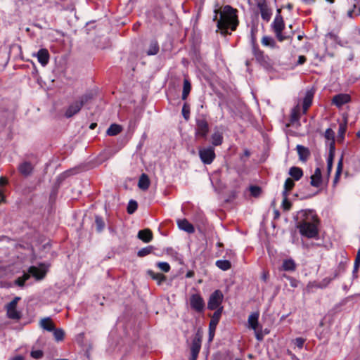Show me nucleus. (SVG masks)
Masks as SVG:
<instances>
[{
	"label": "nucleus",
	"mask_w": 360,
	"mask_h": 360,
	"mask_svg": "<svg viewBox=\"0 0 360 360\" xmlns=\"http://www.w3.org/2000/svg\"><path fill=\"white\" fill-rule=\"evenodd\" d=\"M295 345L299 348L302 349L305 342V339L302 338H297L294 340Z\"/></svg>",
	"instance_id": "obj_55"
},
{
	"label": "nucleus",
	"mask_w": 360,
	"mask_h": 360,
	"mask_svg": "<svg viewBox=\"0 0 360 360\" xmlns=\"http://www.w3.org/2000/svg\"><path fill=\"white\" fill-rule=\"evenodd\" d=\"M253 54L255 56L256 59L258 61L264 60V54L262 51H261L257 45H253L252 47Z\"/></svg>",
	"instance_id": "obj_40"
},
{
	"label": "nucleus",
	"mask_w": 360,
	"mask_h": 360,
	"mask_svg": "<svg viewBox=\"0 0 360 360\" xmlns=\"http://www.w3.org/2000/svg\"><path fill=\"white\" fill-rule=\"evenodd\" d=\"M345 269V264L343 262H340L337 268L338 271H340V272L342 274L344 272Z\"/></svg>",
	"instance_id": "obj_59"
},
{
	"label": "nucleus",
	"mask_w": 360,
	"mask_h": 360,
	"mask_svg": "<svg viewBox=\"0 0 360 360\" xmlns=\"http://www.w3.org/2000/svg\"><path fill=\"white\" fill-rule=\"evenodd\" d=\"M297 228L301 236L307 238L319 237V225L320 221L312 210H301L298 212Z\"/></svg>",
	"instance_id": "obj_1"
},
{
	"label": "nucleus",
	"mask_w": 360,
	"mask_h": 360,
	"mask_svg": "<svg viewBox=\"0 0 360 360\" xmlns=\"http://www.w3.org/2000/svg\"><path fill=\"white\" fill-rule=\"evenodd\" d=\"M191 82L188 79H184V85H183V91H182V96L181 98L182 100H186L191 91Z\"/></svg>",
	"instance_id": "obj_29"
},
{
	"label": "nucleus",
	"mask_w": 360,
	"mask_h": 360,
	"mask_svg": "<svg viewBox=\"0 0 360 360\" xmlns=\"http://www.w3.org/2000/svg\"><path fill=\"white\" fill-rule=\"evenodd\" d=\"M195 136L206 138L209 133V124L205 117V115H201L195 120Z\"/></svg>",
	"instance_id": "obj_4"
},
{
	"label": "nucleus",
	"mask_w": 360,
	"mask_h": 360,
	"mask_svg": "<svg viewBox=\"0 0 360 360\" xmlns=\"http://www.w3.org/2000/svg\"><path fill=\"white\" fill-rule=\"evenodd\" d=\"M153 250H154V247L151 246V245L141 248V250H139L138 251L137 255L140 257H145V256L152 253Z\"/></svg>",
	"instance_id": "obj_43"
},
{
	"label": "nucleus",
	"mask_w": 360,
	"mask_h": 360,
	"mask_svg": "<svg viewBox=\"0 0 360 360\" xmlns=\"http://www.w3.org/2000/svg\"><path fill=\"white\" fill-rule=\"evenodd\" d=\"M296 269V264L292 259H285L283 262L282 269L286 271H294Z\"/></svg>",
	"instance_id": "obj_27"
},
{
	"label": "nucleus",
	"mask_w": 360,
	"mask_h": 360,
	"mask_svg": "<svg viewBox=\"0 0 360 360\" xmlns=\"http://www.w3.org/2000/svg\"><path fill=\"white\" fill-rule=\"evenodd\" d=\"M215 265L222 271H227L231 268V263L229 260H217Z\"/></svg>",
	"instance_id": "obj_34"
},
{
	"label": "nucleus",
	"mask_w": 360,
	"mask_h": 360,
	"mask_svg": "<svg viewBox=\"0 0 360 360\" xmlns=\"http://www.w3.org/2000/svg\"><path fill=\"white\" fill-rule=\"evenodd\" d=\"M262 44L264 46H269L272 49L277 47L276 41L271 37L264 36L262 39Z\"/></svg>",
	"instance_id": "obj_31"
},
{
	"label": "nucleus",
	"mask_w": 360,
	"mask_h": 360,
	"mask_svg": "<svg viewBox=\"0 0 360 360\" xmlns=\"http://www.w3.org/2000/svg\"><path fill=\"white\" fill-rule=\"evenodd\" d=\"M95 94L92 91L86 92L78 98L79 102L83 106L85 104L90 103L94 98Z\"/></svg>",
	"instance_id": "obj_25"
},
{
	"label": "nucleus",
	"mask_w": 360,
	"mask_h": 360,
	"mask_svg": "<svg viewBox=\"0 0 360 360\" xmlns=\"http://www.w3.org/2000/svg\"><path fill=\"white\" fill-rule=\"evenodd\" d=\"M83 106L79 102L78 100H76L72 102L68 107L67 108L65 112V117L67 118H70L77 114L82 109Z\"/></svg>",
	"instance_id": "obj_11"
},
{
	"label": "nucleus",
	"mask_w": 360,
	"mask_h": 360,
	"mask_svg": "<svg viewBox=\"0 0 360 360\" xmlns=\"http://www.w3.org/2000/svg\"><path fill=\"white\" fill-rule=\"evenodd\" d=\"M342 167H343V155H341L336 169V172L334 178V184H336L338 181L339 180L340 176L342 171Z\"/></svg>",
	"instance_id": "obj_36"
},
{
	"label": "nucleus",
	"mask_w": 360,
	"mask_h": 360,
	"mask_svg": "<svg viewBox=\"0 0 360 360\" xmlns=\"http://www.w3.org/2000/svg\"><path fill=\"white\" fill-rule=\"evenodd\" d=\"M310 179V185L311 186L318 188L321 186L323 180L321 170L319 167L315 169L314 173L311 176Z\"/></svg>",
	"instance_id": "obj_17"
},
{
	"label": "nucleus",
	"mask_w": 360,
	"mask_h": 360,
	"mask_svg": "<svg viewBox=\"0 0 360 360\" xmlns=\"http://www.w3.org/2000/svg\"><path fill=\"white\" fill-rule=\"evenodd\" d=\"M33 56H37L39 63L42 66H46L49 61V53L48 50L46 49H39L38 52L36 54H34Z\"/></svg>",
	"instance_id": "obj_16"
},
{
	"label": "nucleus",
	"mask_w": 360,
	"mask_h": 360,
	"mask_svg": "<svg viewBox=\"0 0 360 360\" xmlns=\"http://www.w3.org/2000/svg\"><path fill=\"white\" fill-rule=\"evenodd\" d=\"M137 202L134 200H130L127 205V212L131 214L137 210Z\"/></svg>",
	"instance_id": "obj_45"
},
{
	"label": "nucleus",
	"mask_w": 360,
	"mask_h": 360,
	"mask_svg": "<svg viewBox=\"0 0 360 360\" xmlns=\"http://www.w3.org/2000/svg\"><path fill=\"white\" fill-rule=\"evenodd\" d=\"M157 266L160 269L166 273L169 272L170 270L169 264L165 262H160L157 264Z\"/></svg>",
	"instance_id": "obj_50"
},
{
	"label": "nucleus",
	"mask_w": 360,
	"mask_h": 360,
	"mask_svg": "<svg viewBox=\"0 0 360 360\" xmlns=\"http://www.w3.org/2000/svg\"><path fill=\"white\" fill-rule=\"evenodd\" d=\"M189 304L191 308L197 313H202L205 309V301L199 293L192 294L190 296Z\"/></svg>",
	"instance_id": "obj_7"
},
{
	"label": "nucleus",
	"mask_w": 360,
	"mask_h": 360,
	"mask_svg": "<svg viewBox=\"0 0 360 360\" xmlns=\"http://www.w3.org/2000/svg\"><path fill=\"white\" fill-rule=\"evenodd\" d=\"M9 360H24V357L21 355H17L14 357L11 358Z\"/></svg>",
	"instance_id": "obj_63"
},
{
	"label": "nucleus",
	"mask_w": 360,
	"mask_h": 360,
	"mask_svg": "<svg viewBox=\"0 0 360 360\" xmlns=\"http://www.w3.org/2000/svg\"><path fill=\"white\" fill-rule=\"evenodd\" d=\"M18 169L23 176L27 177L32 174L34 167L31 162L24 161L19 165Z\"/></svg>",
	"instance_id": "obj_14"
},
{
	"label": "nucleus",
	"mask_w": 360,
	"mask_h": 360,
	"mask_svg": "<svg viewBox=\"0 0 360 360\" xmlns=\"http://www.w3.org/2000/svg\"><path fill=\"white\" fill-rule=\"evenodd\" d=\"M250 194L254 197H258L262 193V188L257 186H251L250 187Z\"/></svg>",
	"instance_id": "obj_47"
},
{
	"label": "nucleus",
	"mask_w": 360,
	"mask_h": 360,
	"mask_svg": "<svg viewBox=\"0 0 360 360\" xmlns=\"http://www.w3.org/2000/svg\"><path fill=\"white\" fill-rule=\"evenodd\" d=\"M148 274L151 276V278L158 281V285H160L162 282L166 280V276L162 274L155 273L152 270L148 271Z\"/></svg>",
	"instance_id": "obj_33"
},
{
	"label": "nucleus",
	"mask_w": 360,
	"mask_h": 360,
	"mask_svg": "<svg viewBox=\"0 0 360 360\" xmlns=\"http://www.w3.org/2000/svg\"><path fill=\"white\" fill-rule=\"evenodd\" d=\"M201 347V338L195 336L191 346V360H196Z\"/></svg>",
	"instance_id": "obj_12"
},
{
	"label": "nucleus",
	"mask_w": 360,
	"mask_h": 360,
	"mask_svg": "<svg viewBox=\"0 0 360 360\" xmlns=\"http://www.w3.org/2000/svg\"><path fill=\"white\" fill-rule=\"evenodd\" d=\"M40 326L47 330L52 331L54 330V325L49 317L44 318L40 321Z\"/></svg>",
	"instance_id": "obj_26"
},
{
	"label": "nucleus",
	"mask_w": 360,
	"mask_h": 360,
	"mask_svg": "<svg viewBox=\"0 0 360 360\" xmlns=\"http://www.w3.org/2000/svg\"><path fill=\"white\" fill-rule=\"evenodd\" d=\"M257 6L259 9L261 17L265 21H269L271 17V10L269 8L266 0H258Z\"/></svg>",
	"instance_id": "obj_10"
},
{
	"label": "nucleus",
	"mask_w": 360,
	"mask_h": 360,
	"mask_svg": "<svg viewBox=\"0 0 360 360\" xmlns=\"http://www.w3.org/2000/svg\"><path fill=\"white\" fill-rule=\"evenodd\" d=\"M150 180L147 174H142L139 178L138 186L139 188L146 191L149 188Z\"/></svg>",
	"instance_id": "obj_24"
},
{
	"label": "nucleus",
	"mask_w": 360,
	"mask_h": 360,
	"mask_svg": "<svg viewBox=\"0 0 360 360\" xmlns=\"http://www.w3.org/2000/svg\"><path fill=\"white\" fill-rule=\"evenodd\" d=\"M182 115L186 121L190 119V106L187 103L182 107Z\"/></svg>",
	"instance_id": "obj_48"
},
{
	"label": "nucleus",
	"mask_w": 360,
	"mask_h": 360,
	"mask_svg": "<svg viewBox=\"0 0 360 360\" xmlns=\"http://www.w3.org/2000/svg\"><path fill=\"white\" fill-rule=\"evenodd\" d=\"M236 13L237 10L233 8L231 6H224V12L220 13V19L217 22V27L221 31L222 34H226L229 28H231L232 31L236 29L238 25Z\"/></svg>",
	"instance_id": "obj_2"
},
{
	"label": "nucleus",
	"mask_w": 360,
	"mask_h": 360,
	"mask_svg": "<svg viewBox=\"0 0 360 360\" xmlns=\"http://www.w3.org/2000/svg\"><path fill=\"white\" fill-rule=\"evenodd\" d=\"M43 352L40 349L38 350H32L30 353V356L34 359H41L43 356Z\"/></svg>",
	"instance_id": "obj_53"
},
{
	"label": "nucleus",
	"mask_w": 360,
	"mask_h": 360,
	"mask_svg": "<svg viewBox=\"0 0 360 360\" xmlns=\"http://www.w3.org/2000/svg\"><path fill=\"white\" fill-rule=\"evenodd\" d=\"M280 217V212L277 209L274 210V219H278Z\"/></svg>",
	"instance_id": "obj_61"
},
{
	"label": "nucleus",
	"mask_w": 360,
	"mask_h": 360,
	"mask_svg": "<svg viewBox=\"0 0 360 360\" xmlns=\"http://www.w3.org/2000/svg\"><path fill=\"white\" fill-rule=\"evenodd\" d=\"M258 319H259L258 313L251 314L248 317V324H249L250 327L255 330H257V327H258Z\"/></svg>",
	"instance_id": "obj_28"
},
{
	"label": "nucleus",
	"mask_w": 360,
	"mask_h": 360,
	"mask_svg": "<svg viewBox=\"0 0 360 360\" xmlns=\"http://www.w3.org/2000/svg\"><path fill=\"white\" fill-rule=\"evenodd\" d=\"M326 37L327 39H329L333 41H335V43L340 44V45H342L340 41H339V37L337 34H335V33L333 32H329L326 35Z\"/></svg>",
	"instance_id": "obj_52"
},
{
	"label": "nucleus",
	"mask_w": 360,
	"mask_h": 360,
	"mask_svg": "<svg viewBox=\"0 0 360 360\" xmlns=\"http://www.w3.org/2000/svg\"><path fill=\"white\" fill-rule=\"evenodd\" d=\"M30 278V275L27 273H24L23 275L20 277H18L15 280V285L19 287H23L25 285V283Z\"/></svg>",
	"instance_id": "obj_38"
},
{
	"label": "nucleus",
	"mask_w": 360,
	"mask_h": 360,
	"mask_svg": "<svg viewBox=\"0 0 360 360\" xmlns=\"http://www.w3.org/2000/svg\"><path fill=\"white\" fill-rule=\"evenodd\" d=\"M359 266H360V249L357 252V254H356V256L355 258V261H354V269H353V272H352L354 277H356V278L357 277L356 274L359 271Z\"/></svg>",
	"instance_id": "obj_42"
},
{
	"label": "nucleus",
	"mask_w": 360,
	"mask_h": 360,
	"mask_svg": "<svg viewBox=\"0 0 360 360\" xmlns=\"http://www.w3.org/2000/svg\"><path fill=\"white\" fill-rule=\"evenodd\" d=\"M47 268L44 264H40L39 267L31 266L28 269V272L30 276L32 275L37 281L42 280L46 275Z\"/></svg>",
	"instance_id": "obj_9"
},
{
	"label": "nucleus",
	"mask_w": 360,
	"mask_h": 360,
	"mask_svg": "<svg viewBox=\"0 0 360 360\" xmlns=\"http://www.w3.org/2000/svg\"><path fill=\"white\" fill-rule=\"evenodd\" d=\"M211 142L213 146H219L223 143V135L219 131H215L211 136Z\"/></svg>",
	"instance_id": "obj_22"
},
{
	"label": "nucleus",
	"mask_w": 360,
	"mask_h": 360,
	"mask_svg": "<svg viewBox=\"0 0 360 360\" xmlns=\"http://www.w3.org/2000/svg\"><path fill=\"white\" fill-rule=\"evenodd\" d=\"M333 281V278L326 277L323 278L321 281H320L316 286L319 288H326L329 283Z\"/></svg>",
	"instance_id": "obj_49"
},
{
	"label": "nucleus",
	"mask_w": 360,
	"mask_h": 360,
	"mask_svg": "<svg viewBox=\"0 0 360 360\" xmlns=\"http://www.w3.org/2000/svg\"><path fill=\"white\" fill-rule=\"evenodd\" d=\"M289 191H290L289 190H285L284 188L283 191L282 192V195L283 197V199H288V195Z\"/></svg>",
	"instance_id": "obj_64"
},
{
	"label": "nucleus",
	"mask_w": 360,
	"mask_h": 360,
	"mask_svg": "<svg viewBox=\"0 0 360 360\" xmlns=\"http://www.w3.org/2000/svg\"><path fill=\"white\" fill-rule=\"evenodd\" d=\"M296 150L299 155V159L302 162H305L310 155L309 149L302 145H297Z\"/></svg>",
	"instance_id": "obj_19"
},
{
	"label": "nucleus",
	"mask_w": 360,
	"mask_h": 360,
	"mask_svg": "<svg viewBox=\"0 0 360 360\" xmlns=\"http://www.w3.org/2000/svg\"><path fill=\"white\" fill-rule=\"evenodd\" d=\"M224 295L221 290H214L210 296L207 302V309L210 310H217L221 307Z\"/></svg>",
	"instance_id": "obj_6"
},
{
	"label": "nucleus",
	"mask_w": 360,
	"mask_h": 360,
	"mask_svg": "<svg viewBox=\"0 0 360 360\" xmlns=\"http://www.w3.org/2000/svg\"><path fill=\"white\" fill-rule=\"evenodd\" d=\"M271 27L276 34L277 39L280 42H282L284 40L290 38V36H287V35L283 34V31L285 28V23H284L283 19L281 15H277L275 17V18L271 24Z\"/></svg>",
	"instance_id": "obj_3"
},
{
	"label": "nucleus",
	"mask_w": 360,
	"mask_h": 360,
	"mask_svg": "<svg viewBox=\"0 0 360 360\" xmlns=\"http://www.w3.org/2000/svg\"><path fill=\"white\" fill-rule=\"evenodd\" d=\"M300 118V106L297 105L294 108L292 109L290 113V122L292 123L299 122Z\"/></svg>",
	"instance_id": "obj_35"
},
{
	"label": "nucleus",
	"mask_w": 360,
	"mask_h": 360,
	"mask_svg": "<svg viewBox=\"0 0 360 360\" xmlns=\"http://www.w3.org/2000/svg\"><path fill=\"white\" fill-rule=\"evenodd\" d=\"M122 127L117 124H112L107 129L106 134L108 136H116L122 131Z\"/></svg>",
	"instance_id": "obj_30"
},
{
	"label": "nucleus",
	"mask_w": 360,
	"mask_h": 360,
	"mask_svg": "<svg viewBox=\"0 0 360 360\" xmlns=\"http://www.w3.org/2000/svg\"><path fill=\"white\" fill-rule=\"evenodd\" d=\"M257 31V29L255 27H252L251 29V37H252V41L253 45H256V37H255V32Z\"/></svg>",
	"instance_id": "obj_56"
},
{
	"label": "nucleus",
	"mask_w": 360,
	"mask_h": 360,
	"mask_svg": "<svg viewBox=\"0 0 360 360\" xmlns=\"http://www.w3.org/2000/svg\"><path fill=\"white\" fill-rule=\"evenodd\" d=\"M159 52V44L157 41L153 40L150 41L149 48L147 51V55L153 56Z\"/></svg>",
	"instance_id": "obj_32"
},
{
	"label": "nucleus",
	"mask_w": 360,
	"mask_h": 360,
	"mask_svg": "<svg viewBox=\"0 0 360 360\" xmlns=\"http://www.w3.org/2000/svg\"><path fill=\"white\" fill-rule=\"evenodd\" d=\"M350 101V96L346 94H339L333 96L332 103L338 108Z\"/></svg>",
	"instance_id": "obj_13"
},
{
	"label": "nucleus",
	"mask_w": 360,
	"mask_h": 360,
	"mask_svg": "<svg viewBox=\"0 0 360 360\" xmlns=\"http://www.w3.org/2000/svg\"><path fill=\"white\" fill-rule=\"evenodd\" d=\"M324 136L326 139L330 140V143H333V146H335V133L330 128L326 130Z\"/></svg>",
	"instance_id": "obj_46"
},
{
	"label": "nucleus",
	"mask_w": 360,
	"mask_h": 360,
	"mask_svg": "<svg viewBox=\"0 0 360 360\" xmlns=\"http://www.w3.org/2000/svg\"><path fill=\"white\" fill-rule=\"evenodd\" d=\"M292 206V203L288 200V199H283L282 202V208L284 211H288L290 210Z\"/></svg>",
	"instance_id": "obj_54"
},
{
	"label": "nucleus",
	"mask_w": 360,
	"mask_h": 360,
	"mask_svg": "<svg viewBox=\"0 0 360 360\" xmlns=\"http://www.w3.org/2000/svg\"><path fill=\"white\" fill-rule=\"evenodd\" d=\"M95 224L96 227V231L98 233H101L105 228V222L103 218L98 215L95 217Z\"/></svg>",
	"instance_id": "obj_41"
},
{
	"label": "nucleus",
	"mask_w": 360,
	"mask_h": 360,
	"mask_svg": "<svg viewBox=\"0 0 360 360\" xmlns=\"http://www.w3.org/2000/svg\"><path fill=\"white\" fill-rule=\"evenodd\" d=\"M198 154L200 160L205 165H210L216 158L214 148L212 146L200 148Z\"/></svg>",
	"instance_id": "obj_5"
},
{
	"label": "nucleus",
	"mask_w": 360,
	"mask_h": 360,
	"mask_svg": "<svg viewBox=\"0 0 360 360\" xmlns=\"http://www.w3.org/2000/svg\"><path fill=\"white\" fill-rule=\"evenodd\" d=\"M347 129V121L345 123H341L339 125L338 141H342L345 138V134Z\"/></svg>",
	"instance_id": "obj_39"
},
{
	"label": "nucleus",
	"mask_w": 360,
	"mask_h": 360,
	"mask_svg": "<svg viewBox=\"0 0 360 360\" xmlns=\"http://www.w3.org/2000/svg\"><path fill=\"white\" fill-rule=\"evenodd\" d=\"M222 311H223V307H220L217 311H215L214 312V314H212V316H211V320L209 323V340L210 341H212L214 338V333H215V330L217 328V326L219 323V320L221 319Z\"/></svg>",
	"instance_id": "obj_8"
},
{
	"label": "nucleus",
	"mask_w": 360,
	"mask_h": 360,
	"mask_svg": "<svg viewBox=\"0 0 360 360\" xmlns=\"http://www.w3.org/2000/svg\"><path fill=\"white\" fill-rule=\"evenodd\" d=\"M295 186L294 181L291 178H288L284 184V188L285 190L291 191Z\"/></svg>",
	"instance_id": "obj_51"
},
{
	"label": "nucleus",
	"mask_w": 360,
	"mask_h": 360,
	"mask_svg": "<svg viewBox=\"0 0 360 360\" xmlns=\"http://www.w3.org/2000/svg\"><path fill=\"white\" fill-rule=\"evenodd\" d=\"M178 227L188 233H193L195 232V228L186 219L177 220Z\"/></svg>",
	"instance_id": "obj_18"
},
{
	"label": "nucleus",
	"mask_w": 360,
	"mask_h": 360,
	"mask_svg": "<svg viewBox=\"0 0 360 360\" xmlns=\"http://www.w3.org/2000/svg\"><path fill=\"white\" fill-rule=\"evenodd\" d=\"M335 156V146H333V143L330 144V149H329V155L327 159V170L328 174L330 175L333 165V159Z\"/></svg>",
	"instance_id": "obj_21"
},
{
	"label": "nucleus",
	"mask_w": 360,
	"mask_h": 360,
	"mask_svg": "<svg viewBox=\"0 0 360 360\" xmlns=\"http://www.w3.org/2000/svg\"><path fill=\"white\" fill-rule=\"evenodd\" d=\"M289 174L295 181H299L303 176V171L298 167H291L289 169Z\"/></svg>",
	"instance_id": "obj_23"
},
{
	"label": "nucleus",
	"mask_w": 360,
	"mask_h": 360,
	"mask_svg": "<svg viewBox=\"0 0 360 360\" xmlns=\"http://www.w3.org/2000/svg\"><path fill=\"white\" fill-rule=\"evenodd\" d=\"M137 236L144 243H149L153 239V233L150 229H146L139 231Z\"/></svg>",
	"instance_id": "obj_20"
},
{
	"label": "nucleus",
	"mask_w": 360,
	"mask_h": 360,
	"mask_svg": "<svg viewBox=\"0 0 360 360\" xmlns=\"http://www.w3.org/2000/svg\"><path fill=\"white\" fill-rule=\"evenodd\" d=\"M340 274H341V273L340 272V271H338L336 269L334 271L333 276L331 277V278H333V279L338 278Z\"/></svg>",
	"instance_id": "obj_62"
},
{
	"label": "nucleus",
	"mask_w": 360,
	"mask_h": 360,
	"mask_svg": "<svg viewBox=\"0 0 360 360\" xmlns=\"http://www.w3.org/2000/svg\"><path fill=\"white\" fill-rule=\"evenodd\" d=\"M6 309H7V315L9 319H14V320L20 319L21 314L16 309L6 308Z\"/></svg>",
	"instance_id": "obj_37"
},
{
	"label": "nucleus",
	"mask_w": 360,
	"mask_h": 360,
	"mask_svg": "<svg viewBox=\"0 0 360 360\" xmlns=\"http://www.w3.org/2000/svg\"><path fill=\"white\" fill-rule=\"evenodd\" d=\"M8 184V180L4 176L0 177V186H5Z\"/></svg>",
	"instance_id": "obj_60"
},
{
	"label": "nucleus",
	"mask_w": 360,
	"mask_h": 360,
	"mask_svg": "<svg viewBox=\"0 0 360 360\" xmlns=\"http://www.w3.org/2000/svg\"><path fill=\"white\" fill-rule=\"evenodd\" d=\"M314 95V91L309 89L306 91L305 96L303 99L302 111L306 114L309 108L311 106Z\"/></svg>",
	"instance_id": "obj_15"
},
{
	"label": "nucleus",
	"mask_w": 360,
	"mask_h": 360,
	"mask_svg": "<svg viewBox=\"0 0 360 360\" xmlns=\"http://www.w3.org/2000/svg\"><path fill=\"white\" fill-rule=\"evenodd\" d=\"M53 332V336L56 341H61L64 338L65 333L61 328H55L52 330Z\"/></svg>",
	"instance_id": "obj_44"
},
{
	"label": "nucleus",
	"mask_w": 360,
	"mask_h": 360,
	"mask_svg": "<svg viewBox=\"0 0 360 360\" xmlns=\"http://www.w3.org/2000/svg\"><path fill=\"white\" fill-rule=\"evenodd\" d=\"M306 57L304 56H300L297 62V65H302L306 62Z\"/></svg>",
	"instance_id": "obj_58"
},
{
	"label": "nucleus",
	"mask_w": 360,
	"mask_h": 360,
	"mask_svg": "<svg viewBox=\"0 0 360 360\" xmlns=\"http://www.w3.org/2000/svg\"><path fill=\"white\" fill-rule=\"evenodd\" d=\"M17 304H18V303H16V301H15V300H12L11 302H9V303L7 304L6 308H9V309H16Z\"/></svg>",
	"instance_id": "obj_57"
}]
</instances>
